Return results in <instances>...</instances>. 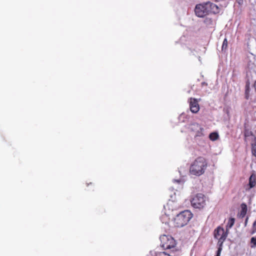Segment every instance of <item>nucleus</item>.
<instances>
[{"label":"nucleus","instance_id":"dca6fc26","mask_svg":"<svg viewBox=\"0 0 256 256\" xmlns=\"http://www.w3.org/2000/svg\"><path fill=\"white\" fill-rule=\"evenodd\" d=\"M228 40L226 38H225L223 41L222 46V50H226L228 48Z\"/></svg>","mask_w":256,"mask_h":256},{"label":"nucleus","instance_id":"4468645a","mask_svg":"<svg viewBox=\"0 0 256 256\" xmlns=\"http://www.w3.org/2000/svg\"><path fill=\"white\" fill-rule=\"evenodd\" d=\"M235 222V218H231L228 220V222L226 228L228 229L234 226Z\"/></svg>","mask_w":256,"mask_h":256},{"label":"nucleus","instance_id":"f3484780","mask_svg":"<svg viewBox=\"0 0 256 256\" xmlns=\"http://www.w3.org/2000/svg\"><path fill=\"white\" fill-rule=\"evenodd\" d=\"M218 244V250H217V252H216V256H220V254H221V252L222 250V245L223 244Z\"/></svg>","mask_w":256,"mask_h":256},{"label":"nucleus","instance_id":"f257e3e1","mask_svg":"<svg viewBox=\"0 0 256 256\" xmlns=\"http://www.w3.org/2000/svg\"><path fill=\"white\" fill-rule=\"evenodd\" d=\"M208 166V162L206 158L203 156H198L192 162L189 169L190 173L199 176L204 173Z\"/></svg>","mask_w":256,"mask_h":256},{"label":"nucleus","instance_id":"a211bd4d","mask_svg":"<svg viewBox=\"0 0 256 256\" xmlns=\"http://www.w3.org/2000/svg\"><path fill=\"white\" fill-rule=\"evenodd\" d=\"M251 248L256 247V237H252L250 239Z\"/></svg>","mask_w":256,"mask_h":256},{"label":"nucleus","instance_id":"aec40b11","mask_svg":"<svg viewBox=\"0 0 256 256\" xmlns=\"http://www.w3.org/2000/svg\"><path fill=\"white\" fill-rule=\"evenodd\" d=\"M256 232V220L252 224V229L251 232V234H253Z\"/></svg>","mask_w":256,"mask_h":256},{"label":"nucleus","instance_id":"6ab92c4d","mask_svg":"<svg viewBox=\"0 0 256 256\" xmlns=\"http://www.w3.org/2000/svg\"><path fill=\"white\" fill-rule=\"evenodd\" d=\"M196 126L200 128V132H198V133L196 134V136H200L203 135L202 131L204 130V129L202 128H200L198 124H196Z\"/></svg>","mask_w":256,"mask_h":256},{"label":"nucleus","instance_id":"9b49d317","mask_svg":"<svg viewBox=\"0 0 256 256\" xmlns=\"http://www.w3.org/2000/svg\"><path fill=\"white\" fill-rule=\"evenodd\" d=\"M252 146V153L253 156L256 158V137L254 136V140L251 144Z\"/></svg>","mask_w":256,"mask_h":256},{"label":"nucleus","instance_id":"f8f14e48","mask_svg":"<svg viewBox=\"0 0 256 256\" xmlns=\"http://www.w3.org/2000/svg\"><path fill=\"white\" fill-rule=\"evenodd\" d=\"M244 135L245 137V141L246 142L247 140V138L252 136L254 140V136H256L254 135L253 132L248 130H246L244 132Z\"/></svg>","mask_w":256,"mask_h":256},{"label":"nucleus","instance_id":"423d86ee","mask_svg":"<svg viewBox=\"0 0 256 256\" xmlns=\"http://www.w3.org/2000/svg\"><path fill=\"white\" fill-rule=\"evenodd\" d=\"M194 12L200 18H202L208 14V9L206 6V4H197L195 8Z\"/></svg>","mask_w":256,"mask_h":256},{"label":"nucleus","instance_id":"20e7f679","mask_svg":"<svg viewBox=\"0 0 256 256\" xmlns=\"http://www.w3.org/2000/svg\"><path fill=\"white\" fill-rule=\"evenodd\" d=\"M160 246L164 250L174 248L176 246L175 240L170 236L162 235L160 237Z\"/></svg>","mask_w":256,"mask_h":256},{"label":"nucleus","instance_id":"412c9836","mask_svg":"<svg viewBox=\"0 0 256 256\" xmlns=\"http://www.w3.org/2000/svg\"><path fill=\"white\" fill-rule=\"evenodd\" d=\"M236 2L239 4H243L244 0H236Z\"/></svg>","mask_w":256,"mask_h":256},{"label":"nucleus","instance_id":"6e6552de","mask_svg":"<svg viewBox=\"0 0 256 256\" xmlns=\"http://www.w3.org/2000/svg\"><path fill=\"white\" fill-rule=\"evenodd\" d=\"M206 9H208V14L209 13L216 14L219 12L218 7L215 4L210 2L205 3Z\"/></svg>","mask_w":256,"mask_h":256},{"label":"nucleus","instance_id":"ddd939ff","mask_svg":"<svg viewBox=\"0 0 256 256\" xmlns=\"http://www.w3.org/2000/svg\"><path fill=\"white\" fill-rule=\"evenodd\" d=\"M219 136L216 132H213L210 134L209 138L211 140L214 141L218 138Z\"/></svg>","mask_w":256,"mask_h":256},{"label":"nucleus","instance_id":"0eeeda50","mask_svg":"<svg viewBox=\"0 0 256 256\" xmlns=\"http://www.w3.org/2000/svg\"><path fill=\"white\" fill-rule=\"evenodd\" d=\"M190 111L193 113H197L200 110V106L198 100L194 98L190 100Z\"/></svg>","mask_w":256,"mask_h":256},{"label":"nucleus","instance_id":"7ed1b4c3","mask_svg":"<svg viewBox=\"0 0 256 256\" xmlns=\"http://www.w3.org/2000/svg\"><path fill=\"white\" fill-rule=\"evenodd\" d=\"M190 203L194 208L202 209L206 205V198L204 194H198L191 198Z\"/></svg>","mask_w":256,"mask_h":256},{"label":"nucleus","instance_id":"5701e85b","mask_svg":"<svg viewBox=\"0 0 256 256\" xmlns=\"http://www.w3.org/2000/svg\"><path fill=\"white\" fill-rule=\"evenodd\" d=\"M248 220V218H247L245 220V226L246 225Z\"/></svg>","mask_w":256,"mask_h":256},{"label":"nucleus","instance_id":"2eb2a0df","mask_svg":"<svg viewBox=\"0 0 256 256\" xmlns=\"http://www.w3.org/2000/svg\"><path fill=\"white\" fill-rule=\"evenodd\" d=\"M249 94H250V83L249 82H247L246 85V90H245V97L246 100H248L249 98Z\"/></svg>","mask_w":256,"mask_h":256},{"label":"nucleus","instance_id":"39448f33","mask_svg":"<svg viewBox=\"0 0 256 256\" xmlns=\"http://www.w3.org/2000/svg\"><path fill=\"white\" fill-rule=\"evenodd\" d=\"M214 238L218 240V244H223L228 236V233L220 226H218L214 230Z\"/></svg>","mask_w":256,"mask_h":256},{"label":"nucleus","instance_id":"f03ea898","mask_svg":"<svg viewBox=\"0 0 256 256\" xmlns=\"http://www.w3.org/2000/svg\"><path fill=\"white\" fill-rule=\"evenodd\" d=\"M192 214L190 210H184L177 214L174 219V226L180 228L186 225L192 218Z\"/></svg>","mask_w":256,"mask_h":256},{"label":"nucleus","instance_id":"1a4fd4ad","mask_svg":"<svg viewBox=\"0 0 256 256\" xmlns=\"http://www.w3.org/2000/svg\"><path fill=\"white\" fill-rule=\"evenodd\" d=\"M248 185L249 188L246 190H249L256 186V175L254 174H252L250 176Z\"/></svg>","mask_w":256,"mask_h":256},{"label":"nucleus","instance_id":"4be33fe9","mask_svg":"<svg viewBox=\"0 0 256 256\" xmlns=\"http://www.w3.org/2000/svg\"><path fill=\"white\" fill-rule=\"evenodd\" d=\"M253 86L254 88L255 92H256V80L254 81Z\"/></svg>","mask_w":256,"mask_h":256},{"label":"nucleus","instance_id":"9d476101","mask_svg":"<svg viewBox=\"0 0 256 256\" xmlns=\"http://www.w3.org/2000/svg\"><path fill=\"white\" fill-rule=\"evenodd\" d=\"M241 210L240 215L242 218H244L247 212V206L246 204L242 203L241 204Z\"/></svg>","mask_w":256,"mask_h":256}]
</instances>
